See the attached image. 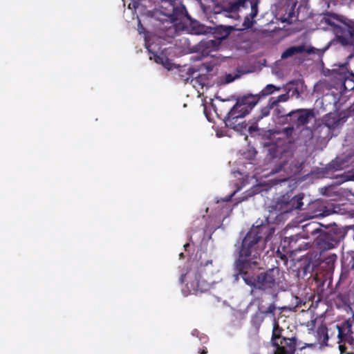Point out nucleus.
Wrapping results in <instances>:
<instances>
[{"instance_id": "1", "label": "nucleus", "mask_w": 354, "mask_h": 354, "mask_svg": "<svg viewBox=\"0 0 354 354\" xmlns=\"http://www.w3.org/2000/svg\"><path fill=\"white\" fill-rule=\"evenodd\" d=\"M274 230L267 223L253 225L241 243L236 244L239 256L235 261V268L244 282L251 287V292L261 291L274 297L279 291L285 290L283 272L278 268L268 269L257 275L249 270L259 267L261 254L267 241L272 236Z\"/></svg>"}, {"instance_id": "2", "label": "nucleus", "mask_w": 354, "mask_h": 354, "mask_svg": "<svg viewBox=\"0 0 354 354\" xmlns=\"http://www.w3.org/2000/svg\"><path fill=\"white\" fill-rule=\"evenodd\" d=\"M160 24L158 26L160 37L165 39L167 42L174 38L182 29L180 24L185 19L190 21L189 30L193 35H205L210 32L209 28L201 24L196 20H192L185 6L178 0H166L162 2L157 11Z\"/></svg>"}, {"instance_id": "3", "label": "nucleus", "mask_w": 354, "mask_h": 354, "mask_svg": "<svg viewBox=\"0 0 354 354\" xmlns=\"http://www.w3.org/2000/svg\"><path fill=\"white\" fill-rule=\"evenodd\" d=\"M259 100V95L257 94H247L239 97L236 104L231 108L224 119L225 125L237 131H241L245 129L246 124L238 122V120L249 114Z\"/></svg>"}, {"instance_id": "4", "label": "nucleus", "mask_w": 354, "mask_h": 354, "mask_svg": "<svg viewBox=\"0 0 354 354\" xmlns=\"http://www.w3.org/2000/svg\"><path fill=\"white\" fill-rule=\"evenodd\" d=\"M212 267V260L209 259L205 262L201 261L196 269H191L186 274H181L179 279L180 283H184L185 279H187L186 283L187 290L183 291L186 294L195 295L207 291L210 288V284L206 280L202 279L201 273L213 274L214 269Z\"/></svg>"}, {"instance_id": "5", "label": "nucleus", "mask_w": 354, "mask_h": 354, "mask_svg": "<svg viewBox=\"0 0 354 354\" xmlns=\"http://www.w3.org/2000/svg\"><path fill=\"white\" fill-rule=\"evenodd\" d=\"M344 238V232L337 225L326 227L315 239L317 248L324 252L337 247Z\"/></svg>"}, {"instance_id": "6", "label": "nucleus", "mask_w": 354, "mask_h": 354, "mask_svg": "<svg viewBox=\"0 0 354 354\" xmlns=\"http://www.w3.org/2000/svg\"><path fill=\"white\" fill-rule=\"evenodd\" d=\"M258 0H216L214 6V12L236 13L241 8L251 7L250 14L252 18L255 17L258 13Z\"/></svg>"}, {"instance_id": "7", "label": "nucleus", "mask_w": 354, "mask_h": 354, "mask_svg": "<svg viewBox=\"0 0 354 354\" xmlns=\"http://www.w3.org/2000/svg\"><path fill=\"white\" fill-rule=\"evenodd\" d=\"M290 156V160H281L279 165L272 170V173H281L280 178L272 179L273 184L277 185L287 181L290 177L300 172L301 164L292 157V153L286 152Z\"/></svg>"}, {"instance_id": "8", "label": "nucleus", "mask_w": 354, "mask_h": 354, "mask_svg": "<svg viewBox=\"0 0 354 354\" xmlns=\"http://www.w3.org/2000/svg\"><path fill=\"white\" fill-rule=\"evenodd\" d=\"M314 116V112L311 109H298L292 110L283 118L285 120L284 124L299 128L307 124Z\"/></svg>"}, {"instance_id": "9", "label": "nucleus", "mask_w": 354, "mask_h": 354, "mask_svg": "<svg viewBox=\"0 0 354 354\" xmlns=\"http://www.w3.org/2000/svg\"><path fill=\"white\" fill-rule=\"evenodd\" d=\"M304 194L290 197L288 194L283 195L279 199L277 207L281 213H288L294 209H301L304 205Z\"/></svg>"}, {"instance_id": "10", "label": "nucleus", "mask_w": 354, "mask_h": 354, "mask_svg": "<svg viewBox=\"0 0 354 354\" xmlns=\"http://www.w3.org/2000/svg\"><path fill=\"white\" fill-rule=\"evenodd\" d=\"M304 237L299 234L286 237L283 241V248H286L287 253L296 254L299 252L306 250L311 247L309 242H305Z\"/></svg>"}, {"instance_id": "11", "label": "nucleus", "mask_w": 354, "mask_h": 354, "mask_svg": "<svg viewBox=\"0 0 354 354\" xmlns=\"http://www.w3.org/2000/svg\"><path fill=\"white\" fill-rule=\"evenodd\" d=\"M337 39L342 46H351L354 49V21L350 20L344 24L340 34L337 35Z\"/></svg>"}, {"instance_id": "12", "label": "nucleus", "mask_w": 354, "mask_h": 354, "mask_svg": "<svg viewBox=\"0 0 354 354\" xmlns=\"http://www.w3.org/2000/svg\"><path fill=\"white\" fill-rule=\"evenodd\" d=\"M297 338L283 337L276 347L274 354H295L297 347Z\"/></svg>"}, {"instance_id": "13", "label": "nucleus", "mask_w": 354, "mask_h": 354, "mask_svg": "<svg viewBox=\"0 0 354 354\" xmlns=\"http://www.w3.org/2000/svg\"><path fill=\"white\" fill-rule=\"evenodd\" d=\"M333 73L339 75V79L345 90L351 91L354 88V80L348 77L353 74L348 71L346 64L340 66L337 69H333Z\"/></svg>"}, {"instance_id": "14", "label": "nucleus", "mask_w": 354, "mask_h": 354, "mask_svg": "<svg viewBox=\"0 0 354 354\" xmlns=\"http://www.w3.org/2000/svg\"><path fill=\"white\" fill-rule=\"evenodd\" d=\"M219 40L203 39L198 44V49L204 55H209L211 53L218 50L220 46Z\"/></svg>"}, {"instance_id": "15", "label": "nucleus", "mask_w": 354, "mask_h": 354, "mask_svg": "<svg viewBox=\"0 0 354 354\" xmlns=\"http://www.w3.org/2000/svg\"><path fill=\"white\" fill-rule=\"evenodd\" d=\"M337 331L338 342H351L353 338L351 336V325L348 322L343 324L342 326L336 325Z\"/></svg>"}, {"instance_id": "16", "label": "nucleus", "mask_w": 354, "mask_h": 354, "mask_svg": "<svg viewBox=\"0 0 354 354\" xmlns=\"http://www.w3.org/2000/svg\"><path fill=\"white\" fill-rule=\"evenodd\" d=\"M209 30H212L211 32L214 35L215 40H219L220 44L221 41L226 39L232 30H234V27L231 26H218L213 28H209Z\"/></svg>"}, {"instance_id": "17", "label": "nucleus", "mask_w": 354, "mask_h": 354, "mask_svg": "<svg viewBox=\"0 0 354 354\" xmlns=\"http://www.w3.org/2000/svg\"><path fill=\"white\" fill-rule=\"evenodd\" d=\"M322 227V225L320 223L312 221L303 225L302 228L306 236L309 237L310 235H319L320 232L323 230Z\"/></svg>"}, {"instance_id": "18", "label": "nucleus", "mask_w": 354, "mask_h": 354, "mask_svg": "<svg viewBox=\"0 0 354 354\" xmlns=\"http://www.w3.org/2000/svg\"><path fill=\"white\" fill-rule=\"evenodd\" d=\"M316 337L321 344L328 345L327 342L329 339L328 328L326 325L321 324L316 330Z\"/></svg>"}, {"instance_id": "19", "label": "nucleus", "mask_w": 354, "mask_h": 354, "mask_svg": "<svg viewBox=\"0 0 354 354\" xmlns=\"http://www.w3.org/2000/svg\"><path fill=\"white\" fill-rule=\"evenodd\" d=\"M308 52L304 44L288 48L281 55L282 59L290 57L296 54Z\"/></svg>"}, {"instance_id": "20", "label": "nucleus", "mask_w": 354, "mask_h": 354, "mask_svg": "<svg viewBox=\"0 0 354 354\" xmlns=\"http://www.w3.org/2000/svg\"><path fill=\"white\" fill-rule=\"evenodd\" d=\"M274 108V107L273 105H271V103H270V101L268 100L267 105L261 107L259 113L256 115L255 117H254V120L255 122H259L264 118L268 117L270 114L271 110Z\"/></svg>"}, {"instance_id": "21", "label": "nucleus", "mask_w": 354, "mask_h": 354, "mask_svg": "<svg viewBox=\"0 0 354 354\" xmlns=\"http://www.w3.org/2000/svg\"><path fill=\"white\" fill-rule=\"evenodd\" d=\"M281 91V87L275 86L272 84H267L257 95H259V99L265 98L275 92Z\"/></svg>"}, {"instance_id": "22", "label": "nucleus", "mask_w": 354, "mask_h": 354, "mask_svg": "<svg viewBox=\"0 0 354 354\" xmlns=\"http://www.w3.org/2000/svg\"><path fill=\"white\" fill-rule=\"evenodd\" d=\"M154 57V61L157 64H162L165 68L171 70L172 68L173 64L171 60L165 55H158L157 53H152Z\"/></svg>"}, {"instance_id": "23", "label": "nucleus", "mask_w": 354, "mask_h": 354, "mask_svg": "<svg viewBox=\"0 0 354 354\" xmlns=\"http://www.w3.org/2000/svg\"><path fill=\"white\" fill-rule=\"evenodd\" d=\"M264 319V315L258 310L251 317V324L258 331Z\"/></svg>"}, {"instance_id": "24", "label": "nucleus", "mask_w": 354, "mask_h": 354, "mask_svg": "<svg viewBox=\"0 0 354 354\" xmlns=\"http://www.w3.org/2000/svg\"><path fill=\"white\" fill-rule=\"evenodd\" d=\"M282 328L279 327V324L277 323H275L274 325V328L272 330V335L271 341L272 343V345L275 347L278 346L279 342H277L278 339H281V332Z\"/></svg>"}, {"instance_id": "25", "label": "nucleus", "mask_w": 354, "mask_h": 354, "mask_svg": "<svg viewBox=\"0 0 354 354\" xmlns=\"http://www.w3.org/2000/svg\"><path fill=\"white\" fill-rule=\"evenodd\" d=\"M274 109V114L277 118L279 122L284 124L285 120L283 118H285L288 113H286L285 109L281 106H279V104L276 106Z\"/></svg>"}, {"instance_id": "26", "label": "nucleus", "mask_w": 354, "mask_h": 354, "mask_svg": "<svg viewBox=\"0 0 354 354\" xmlns=\"http://www.w3.org/2000/svg\"><path fill=\"white\" fill-rule=\"evenodd\" d=\"M290 99V95L289 93L287 92L286 93L279 95L277 97H271L269 99L270 103H271V105L272 104L274 107L277 106L281 102H286Z\"/></svg>"}, {"instance_id": "27", "label": "nucleus", "mask_w": 354, "mask_h": 354, "mask_svg": "<svg viewBox=\"0 0 354 354\" xmlns=\"http://www.w3.org/2000/svg\"><path fill=\"white\" fill-rule=\"evenodd\" d=\"M276 309H277L276 305L274 303H272V304H270L268 306V308H266V309L259 308V311H260L261 313H263V315H264L265 317L268 315H272V317H274Z\"/></svg>"}, {"instance_id": "28", "label": "nucleus", "mask_w": 354, "mask_h": 354, "mask_svg": "<svg viewBox=\"0 0 354 354\" xmlns=\"http://www.w3.org/2000/svg\"><path fill=\"white\" fill-rule=\"evenodd\" d=\"M285 151L279 145H273L269 149V153L272 158H275L279 153L282 154Z\"/></svg>"}, {"instance_id": "29", "label": "nucleus", "mask_w": 354, "mask_h": 354, "mask_svg": "<svg viewBox=\"0 0 354 354\" xmlns=\"http://www.w3.org/2000/svg\"><path fill=\"white\" fill-rule=\"evenodd\" d=\"M294 129H295V127L289 125V127H286L283 129L282 133L286 136V138L288 140L289 143L292 142V135L294 131Z\"/></svg>"}, {"instance_id": "30", "label": "nucleus", "mask_w": 354, "mask_h": 354, "mask_svg": "<svg viewBox=\"0 0 354 354\" xmlns=\"http://www.w3.org/2000/svg\"><path fill=\"white\" fill-rule=\"evenodd\" d=\"M321 193L325 196H330L332 190V187H324L321 189Z\"/></svg>"}, {"instance_id": "31", "label": "nucleus", "mask_w": 354, "mask_h": 354, "mask_svg": "<svg viewBox=\"0 0 354 354\" xmlns=\"http://www.w3.org/2000/svg\"><path fill=\"white\" fill-rule=\"evenodd\" d=\"M236 77H238V75L234 76L232 74H227L226 75L225 81L227 83H230L233 82Z\"/></svg>"}, {"instance_id": "32", "label": "nucleus", "mask_w": 354, "mask_h": 354, "mask_svg": "<svg viewBox=\"0 0 354 354\" xmlns=\"http://www.w3.org/2000/svg\"><path fill=\"white\" fill-rule=\"evenodd\" d=\"M324 124L329 129H334L337 124V121L333 122L332 124L327 122L326 121L324 123Z\"/></svg>"}, {"instance_id": "33", "label": "nucleus", "mask_w": 354, "mask_h": 354, "mask_svg": "<svg viewBox=\"0 0 354 354\" xmlns=\"http://www.w3.org/2000/svg\"><path fill=\"white\" fill-rule=\"evenodd\" d=\"M144 30H145V28L144 26H142L141 21L139 20L138 21V31L140 34H142L144 32Z\"/></svg>"}, {"instance_id": "34", "label": "nucleus", "mask_w": 354, "mask_h": 354, "mask_svg": "<svg viewBox=\"0 0 354 354\" xmlns=\"http://www.w3.org/2000/svg\"><path fill=\"white\" fill-rule=\"evenodd\" d=\"M293 15H294V9H292V10H290L288 14V18L286 19V21L287 19L288 20H292V17H293Z\"/></svg>"}, {"instance_id": "35", "label": "nucleus", "mask_w": 354, "mask_h": 354, "mask_svg": "<svg viewBox=\"0 0 354 354\" xmlns=\"http://www.w3.org/2000/svg\"><path fill=\"white\" fill-rule=\"evenodd\" d=\"M198 353L199 354H206L207 353V348L205 346H204L202 349H199Z\"/></svg>"}, {"instance_id": "36", "label": "nucleus", "mask_w": 354, "mask_h": 354, "mask_svg": "<svg viewBox=\"0 0 354 354\" xmlns=\"http://www.w3.org/2000/svg\"><path fill=\"white\" fill-rule=\"evenodd\" d=\"M140 1V0H133L132 5H133V8H134L135 9H136V8H137L139 6V5H140L139 1Z\"/></svg>"}, {"instance_id": "37", "label": "nucleus", "mask_w": 354, "mask_h": 354, "mask_svg": "<svg viewBox=\"0 0 354 354\" xmlns=\"http://www.w3.org/2000/svg\"><path fill=\"white\" fill-rule=\"evenodd\" d=\"M245 39V35L244 34H239L237 36V39L239 40H243Z\"/></svg>"}, {"instance_id": "38", "label": "nucleus", "mask_w": 354, "mask_h": 354, "mask_svg": "<svg viewBox=\"0 0 354 354\" xmlns=\"http://www.w3.org/2000/svg\"><path fill=\"white\" fill-rule=\"evenodd\" d=\"M236 192H234L232 194H231L225 200L226 201H230L231 198L233 197V196L235 194Z\"/></svg>"}, {"instance_id": "39", "label": "nucleus", "mask_w": 354, "mask_h": 354, "mask_svg": "<svg viewBox=\"0 0 354 354\" xmlns=\"http://www.w3.org/2000/svg\"><path fill=\"white\" fill-rule=\"evenodd\" d=\"M280 257L282 260H287L286 256L285 254H280Z\"/></svg>"}, {"instance_id": "40", "label": "nucleus", "mask_w": 354, "mask_h": 354, "mask_svg": "<svg viewBox=\"0 0 354 354\" xmlns=\"http://www.w3.org/2000/svg\"><path fill=\"white\" fill-rule=\"evenodd\" d=\"M189 247V243H187L184 245V248L185 250H187V248Z\"/></svg>"}, {"instance_id": "41", "label": "nucleus", "mask_w": 354, "mask_h": 354, "mask_svg": "<svg viewBox=\"0 0 354 354\" xmlns=\"http://www.w3.org/2000/svg\"><path fill=\"white\" fill-rule=\"evenodd\" d=\"M179 257H180V259H183L185 257H184V254L183 252H181L180 254H179Z\"/></svg>"}, {"instance_id": "42", "label": "nucleus", "mask_w": 354, "mask_h": 354, "mask_svg": "<svg viewBox=\"0 0 354 354\" xmlns=\"http://www.w3.org/2000/svg\"><path fill=\"white\" fill-rule=\"evenodd\" d=\"M329 214H330L329 211H326V213L322 214L323 216H327Z\"/></svg>"}]
</instances>
